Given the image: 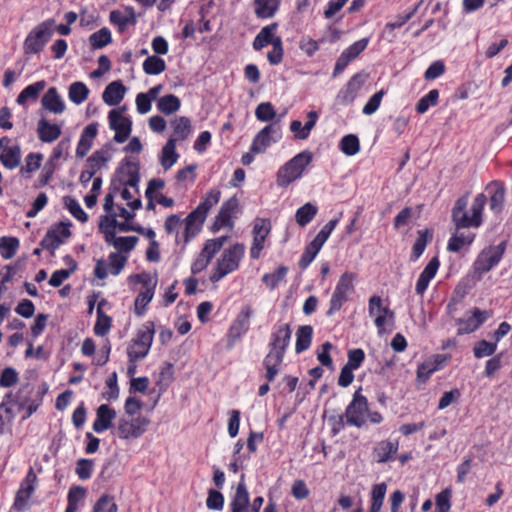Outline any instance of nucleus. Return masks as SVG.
Instances as JSON below:
<instances>
[{"instance_id": "nucleus-1", "label": "nucleus", "mask_w": 512, "mask_h": 512, "mask_svg": "<svg viewBox=\"0 0 512 512\" xmlns=\"http://www.w3.org/2000/svg\"><path fill=\"white\" fill-rule=\"evenodd\" d=\"M292 330L288 323H276L273 326L268 344L269 352L263 359V366L266 370L265 379L274 381L280 371L287 348L291 340Z\"/></svg>"}, {"instance_id": "nucleus-2", "label": "nucleus", "mask_w": 512, "mask_h": 512, "mask_svg": "<svg viewBox=\"0 0 512 512\" xmlns=\"http://www.w3.org/2000/svg\"><path fill=\"white\" fill-rule=\"evenodd\" d=\"M220 197L219 189H211L198 206L187 215L183 232L184 243L190 242L200 232L208 212L219 202Z\"/></svg>"}, {"instance_id": "nucleus-3", "label": "nucleus", "mask_w": 512, "mask_h": 512, "mask_svg": "<svg viewBox=\"0 0 512 512\" xmlns=\"http://www.w3.org/2000/svg\"><path fill=\"white\" fill-rule=\"evenodd\" d=\"M245 253V246L236 243L225 249L221 257L217 260L216 267L210 276L213 283L219 282L226 275L236 271Z\"/></svg>"}, {"instance_id": "nucleus-4", "label": "nucleus", "mask_w": 512, "mask_h": 512, "mask_svg": "<svg viewBox=\"0 0 512 512\" xmlns=\"http://www.w3.org/2000/svg\"><path fill=\"white\" fill-rule=\"evenodd\" d=\"M311 161L312 153L310 151H302L295 155L279 169L277 173V185L287 187L290 183L299 179Z\"/></svg>"}, {"instance_id": "nucleus-5", "label": "nucleus", "mask_w": 512, "mask_h": 512, "mask_svg": "<svg viewBox=\"0 0 512 512\" xmlns=\"http://www.w3.org/2000/svg\"><path fill=\"white\" fill-rule=\"evenodd\" d=\"M129 280L133 283H139L142 285V289L139 291L134 302L135 314L142 317L146 312V307L153 299L157 285V278L152 277L148 273H141L129 276Z\"/></svg>"}, {"instance_id": "nucleus-6", "label": "nucleus", "mask_w": 512, "mask_h": 512, "mask_svg": "<svg viewBox=\"0 0 512 512\" xmlns=\"http://www.w3.org/2000/svg\"><path fill=\"white\" fill-rule=\"evenodd\" d=\"M54 24L53 19H47L29 32L23 44L25 54H37L42 51L53 35Z\"/></svg>"}, {"instance_id": "nucleus-7", "label": "nucleus", "mask_w": 512, "mask_h": 512, "mask_svg": "<svg viewBox=\"0 0 512 512\" xmlns=\"http://www.w3.org/2000/svg\"><path fill=\"white\" fill-rule=\"evenodd\" d=\"M154 333V323L152 321H147L138 330L136 337L132 340V346L127 350L130 362L139 361L147 356L153 342Z\"/></svg>"}, {"instance_id": "nucleus-8", "label": "nucleus", "mask_w": 512, "mask_h": 512, "mask_svg": "<svg viewBox=\"0 0 512 512\" xmlns=\"http://www.w3.org/2000/svg\"><path fill=\"white\" fill-rule=\"evenodd\" d=\"M368 407V399L362 394V388L360 387L354 392L351 402L345 409L346 424L357 428L364 427Z\"/></svg>"}, {"instance_id": "nucleus-9", "label": "nucleus", "mask_w": 512, "mask_h": 512, "mask_svg": "<svg viewBox=\"0 0 512 512\" xmlns=\"http://www.w3.org/2000/svg\"><path fill=\"white\" fill-rule=\"evenodd\" d=\"M505 250V241L499 243L498 245L489 246L483 249L473 263L474 272L478 274L479 277L485 273H488L499 264L503 258Z\"/></svg>"}, {"instance_id": "nucleus-10", "label": "nucleus", "mask_w": 512, "mask_h": 512, "mask_svg": "<svg viewBox=\"0 0 512 512\" xmlns=\"http://www.w3.org/2000/svg\"><path fill=\"white\" fill-rule=\"evenodd\" d=\"M126 107L113 109L108 114L109 127L115 131L113 140L116 143H124L130 136L132 131V121L129 117L123 116Z\"/></svg>"}, {"instance_id": "nucleus-11", "label": "nucleus", "mask_w": 512, "mask_h": 512, "mask_svg": "<svg viewBox=\"0 0 512 512\" xmlns=\"http://www.w3.org/2000/svg\"><path fill=\"white\" fill-rule=\"evenodd\" d=\"M281 137L280 126L277 123L269 124L256 134L250 146V152L253 154L263 153L271 144L278 142Z\"/></svg>"}, {"instance_id": "nucleus-12", "label": "nucleus", "mask_w": 512, "mask_h": 512, "mask_svg": "<svg viewBox=\"0 0 512 512\" xmlns=\"http://www.w3.org/2000/svg\"><path fill=\"white\" fill-rule=\"evenodd\" d=\"M149 423V419L144 416H137L131 420L120 418L117 434L121 439L139 438L144 434Z\"/></svg>"}, {"instance_id": "nucleus-13", "label": "nucleus", "mask_w": 512, "mask_h": 512, "mask_svg": "<svg viewBox=\"0 0 512 512\" xmlns=\"http://www.w3.org/2000/svg\"><path fill=\"white\" fill-rule=\"evenodd\" d=\"M254 315V310L250 305H244L233 321L229 328L228 339L229 344L233 345L243 335H245L250 328V319Z\"/></svg>"}, {"instance_id": "nucleus-14", "label": "nucleus", "mask_w": 512, "mask_h": 512, "mask_svg": "<svg viewBox=\"0 0 512 512\" xmlns=\"http://www.w3.org/2000/svg\"><path fill=\"white\" fill-rule=\"evenodd\" d=\"M37 476L32 468L29 469L25 478L22 480L20 487L16 493L14 500V508L18 511H25L28 509V501L35 491V482Z\"/></svg>"}, {"instance_id": "nucleus-15", "label": "nucleus", "mask_w": 512, "mask_h": 512, "mask_svg": "<svg viewBox=\"0 0 512 512\" xmlns=\"http://www.w3.org/2000/svg\"><path fill=\"white\" fill-rule=\"evenodd\" d=\"M364 84V76L361 73L353 75L346 85L339 90L335 102L339 105H348L352 103Z\"/></svg>"}, {"instance_id": "nucleus-16", "label": "nucleus", "mask_w": 512, "mask_h": 512, "mask_svg": "<svg viewBox=\"0 0 512 512\" xmlns=\"http://www.w3.org/2000/svg\"><path fill=\"white\" fill-rule=\"evenodd\" d=\"M468 204V196L464 195L457 199L453 210H452V220L455 223L456 229H464L470 227H479V223H475L474 217L466 211V207Z\"/></svg>"}, {"instance_id": "nucleus-17", "label": "nucleus", "mask_w": 512, "mask_h": 512, "mask_svg": "<svg viewBox=\"0 0 512 512\" xmlns=\"http://www.w3.org/2000/svg\"><path fill=\"white\" fill-rule=\"evenodd\" d=\"M488 318L489 313L487 311L474 308L472 310L471 316L468 318H459L456 320V325L458 326L457 334L464 335L476 331Z\"/></svg>"}, {"instance_id": "nucleus-18", "label": "nucleus", "mask_w": 512, "mask_h": 512, "mask_svg": "<svg viewBox=\"0 0 512 512\" xmlns=\"http://www.w3.org/2000/svg\"><path fill=\"white\" fill-rule=\"evenodd\" d=\"M109 20L111 24L117 26L120 33H123L129 26L136 24L137 15L132 6H125L123 10H112Z\"/></svg>"}, {"instance_id": "nucleus-19", "label": "nucleus", "mask_w": 512, "mask_h": 512, "mask_svg": "<svg viewBox=\"0 0 512 512\" xmlns=\"http://www.w3.org/2000/svg\"><path fill=\"white\" fill-rule=\"evenodd\" d=\"M237 208H238V199L235 196L230 197L228 200H226L222 204L218 214L216 215L215 222L213 224V229L219 230L221 227H224V226L232 227L233 222H232L231 218Z\"/></svg>"}, {"instance_id": "nucleus-20", "label": "nucleus", "mask_w": 512, "mask_h": 512, "mask_svg": "<svg viewBox=\"0 0 512 512\" xmlns=\"http://www.w3.org/2000/svg\"><path fill=\"white\" fill-rule=\"evenodd\" d=\"M249 505L250 496L244 481V475H242L229 504L230 512H245Z\"/></svg>"}, {"instance_id": "nucleus-21", "label": "nucleus", "mask_w": 512, "mask_h": 512, "mask_svg": "<svg viewBox=\"0 0 512 512\" xmlns=\"http://www.w3.org/2000/svg\"><path fill=\"white\" fill-rule=\"evenodd\" d=\"M440 266L438 257H433L420 273L416 282L415 291L419 295H423L429 286L430 281L435 277Z\"/></svg>"}, {"instance_id": "nucleus-22", "label": "nucleus", "mask_w": 512, "mask_h": 512, "mask_svg": "<svg viewBox=\"0 0 512 512\" xmlns=\"http://www.w3.org/2000/svg\"><path fill=\"white\" fill-rule=\"evenodd\" d=\"M42 107L54 114H62L66 105L57 88L50 87L41 99Z\"/></svg>"}, {"instance_id": "nucleus-23", "label": "nucleus", "mask_w": 512, "mask_h": 512, "mask_svg": "<svg viewBox=\"0 0 512 512\" xmlns=\"http://www.w3.org/2000/svg\"><path fill=\"white\" fill-rule=\"evenodd\" d=\"M116 417V411L107 404H102L97 408L96 419L93 423V430L96 433H102L112 427V421Z\"/></svg>"}, {"instance_id": "nucleus-24", "label": "nucleus", "mask_w": 512, "mask_h": 512, "mask_svg": "<svg viewBox=\"0 0 512 512\" xmlns=\"http://www.w3.org/2000/svg\"><path fill=\"white\" fill-rule=\"evenodd\" d=\"M98 132L97 123L88 124L82 131L77 148H76V156L79 158H83L89 152L92 147L93 140L96 137Z\"/></svg>"}, {"instance_id": "nucleus-25", "label": "nucleus", "mask_w": 512, "mask_h": 512, "mask_svg": "<svg viewBox=\"0 0 512 512\" xmlns=\"http://www.w3.org/2000/svg\"><path fill=\"white\" fill-rule=\"evenodd\" d=\"M36 132L40 141L51 143L60 137L61 127L58 124H52L45 118H42L37 123Z\"/></svg>"}, {"instance_id": "nucleus-26", "label": "nucleus", "mask_w": 512, "mask_h": 512, "mask_svg": "<svg viewBox=\"0 0 512 512\" xmlns=\"http://www.w3.org/2000/svg\"><path fill=\"white\" fill-rule=\"evenodd\" d=\"M126 88L120 81H113L109 83L102 94L104 103L109 106L119 104L125 96Z\"/></svg>"}, {"instance_id": "nucleus-27", "label": "nucleus", "mask_w": 512, "mask_h": 512, "mask_svg": "<svg viewBox=\"0 0 512 512\" xmlns=\"http://www.w3.org/2000/svg\"><path fill=\"white\" fill-rule=\"evenodd\" d=\"M490 195V209L494 213H499L503 209L505 199V186L502 182L494 181L487 187Z\"/></svg>"}, {"instance_id": "nucleus-28", "label": "nucleus", "mask_w": 512, "mask_h": 512, "mask_svg": "<svg viewBox=\"0 0 512 512\" xmlns=\"http://www.w3.org/2000/svg\"><path fill=\"white\" fill-rule=\"evenodd\" d=\"M313 338V327L311 325L299 326L296 331L295 352L300 354L309 349Z\"/></svg>"}, {"instance_id": "nucleus-29", "label": "nucleus", "mask_w": 512, "mask_h": 512, "mask_svg": "<svg viewBox=\"0 0 512 512\" xmlns=\"http://www.w3.org/2000/svg\"><path fill=\"white\" fill-rule=\"evenodd\" d=\"M21 149L18 145L6 146L0 153V161L7 169H14L20 164Z\"/></svg>"}, {"instance_id": "nucleus-30", "label": "nucleus", "mask_w": 512, "mask_h": 512, "mask_svg": "<svg viewBox=\"0 0 512 512\" xmlns=\"http://www.w3.org/2000/svg\"><path fill=\"white\" fill-rule=\"evenodd\" d=\"M278 28L277 23H271L264 26L253 40L252 46L256 51H260L272 42V37L276 34Z\"/></svg>"}, {"instance_id": "nucleus-31", "label": "nucleus", "mask_w": 512, "mask_h": 512, "mask_svg": "<svg viewBox=\"0 0 512 512\" xmlns=\"http://www.w3.org/2000/svg\"><path fill=\"white\" fill-rule=\"evenodd\" d=\"M111 148L110 144H106L102 149L93 152L92 155L87 158V167L96 173L111 159Z\"/></svg>"}, {"instance_id": "nucleus-32", "label": "nucleus", "mask_w": 512, "mask_h": 512, "mask_svg": "<svg viewBox=\"0 0 512 512\" xmlns=\"http://www.w3.org/2000/svg\"><path fill=\"white\" fill-rule=\"evenodd\" d=\"M176 142L177 139L171 137L162 148L160 162L165 170L170 169L179 158V155L176 152Z\"/></svg>"}, {"instance_id": "nucleus-33", "label": "nucleus", "mask_w": 512, "mask_h": 512, "mask_svg": "<svg viewBox=\"0 0 512 512\" xmlns=\"http://www.w3.org/2000/svg\"><path fill=\"white\" fill-rule=\"evenodd\" d=\"M123 163L125 165L124 168H120L119 171L125 173L128 177L126 181L123 182L125 186L135 188L138 191V185L140 182V174H139V163L131 162L128 159H124Z\"/></svg>"}, {"instance_id": "nucleus-34", "label": "nucleus", "mask_w": 512, "mask_h": 512, "mask_svg": "<svg viewBox=\"0 0 512 512\" xmlns=\"http://www.w3.org/2000/svg\"><path fill=\"white\" fill-rule=\"evenodd\" d=\"M475 238L474 233L460 232L456 229V232L450 237L447 249L450 252H459L464 246L470 245Z\"/></svg>"}, {"instance_id": "nucleus-35", "label": "nucleus", "mask_w": 512, "mask_h": 512, "mask_svg": "<svg viewBox=\"0 0 512 512\" xmlns=\"http://www.w3.org/2000/svg\"><path fill=\"white\" fill-rule=\"evenodd\" d=\"M46 83L44 80L37 81L25 87L17 96L16 102L19 105H25L27 101H35L40 92L44 90Z\"/></svg>"}, {"instance_id": "nucleus-36", "label": "nucleus", "mask_w": 512, "mask_h": 512, "mask_svg": "<svg viewBox=\"0 0 512 512\" xmlns=\"http://www.w3.org/2000/svg\"><path fill=\"white\" fill-rule=\"evenodd\" d=\"M417 239L412 247L411 261H416L424 253L429 241L432 240V232L429 229L419 230Z\"/></svg>"}, {"instance_id": "nucleus-37", "label": "nucleus", "mask_w": 512, "mask_h": 512, "mask_svg": "<svg viewBox=\"0 0 512 512\" xmlns=\"http://www.w3.org/2000/svg\"><path fill=\"white\" fill-rule=\"evenodd\" d=\"M317 213L318 207L310 202H307L297 209L295 213L296 223L301 227H305L315 218Z\"/></svg>"}, {"instance_id": "nucleus-38", "label": "nucleus", "mask_w": 512, "mask_h": 512, "mask_svg": "<svg viewBox=\"0 0 512 512\" xmlns=\"http://www.w3.org/2000/svg\"><path fill=\"white\" fill-rule=\"evenodd\" d=\"M181 107L180 99L174 94H167L157 100V109L166 115L177 112Z\"/></svg>"}, {"instance_id": "nucleus-39", "label": "nucleus", "mask_w": 512, "mask_h": 512, "mask_svg": "<svg viewBox=\"0 0 512 512\" xmlns=\"http://www.w3.org/2000/svg\"><path fill=\"white\" fill-rule=\"evenodd\" d=\"M89 92L85 83L77 81L70 84L68 97L72 103L80 105L88 98Z\"/></svg>"}, {"instance_id": "nucleus-40", "label": "nucleus", "mask_w": 512, "mask_h": 512, "mask_svg": "<svg viewBox=\"0 0 512 512\" xmlns=\"http://www.w3.org/2000/svg\"><path fill=\"white\" fill-rule=\"evenodd\" d=\"M279 4V0H254L255 13L259 18H270L274 16Z\"/></svg>"}, {"instance_id": "nucleus-41", "label": "nucleus", "mask_w": 512, "mask_h": 512, "mask_svg": "<svg viewBox=\"0 0 512 512\" xmlns=\"http://www.w3.org/2000/svg\"><path fill=\"white\" fill-rule=\"evenodd\" d=\"M174 134L177 140H185L191 133V122L188 117L179 116L171 121Z\"/></svg>"}, {"instance_id": "nucleus-42", "label": "nucleus", "mask_w": 512, "mask_h": 512, "mask_svg": "<svg viewBox=\"0 0 512 512\" xmlns=\"http://www.w3.org/2000/svg\"><path fill=\"white\" fill-rule=\"evenodd\" d=\"M398 451V442L382 441L379 443L375 452L378 457V462L385 463L390 461Z\"/></svg>"}, {"instance_id": "nucleus-43", "label": "nucleus", "mask_w": 512, "mask_h": 512, "mask_svg": "<svg viewBox=\"0 0 512 512\" xmlns=\"http://www.w3.org/2000/svg\"><path fill=\"white\" fill-rule=\"evenodd\" d=\"M112 42V35L108 28L103 27L89 36V43L94 50L102 49Z\"/></svg>"}, {"instance_id": "nucleus-44", "label": "nucleus", "mask_w": 512, "mask_h": 512, "mask_svg": "<svg viewBox=\"0 0 512 512\" xmlns=\"http://www.w3.org/2000/svg\"><path fill=\"white\" fill-rule=\"evenodd\" d=\"M20 242L16 237L3 236L0 238V255L4 259H11L15 256Z\"/></svg>"}, {"instance_id": "nucleus-45", "label": "nucleus", "mask_w": 512, "mask_h": 512, "mask_svg": "<svg viewBox=\"0 0 512 512\" xmlns=\"http://www.w3.org/2000/svg\"><path fill=\"white\" fill-rule=\"evenodd\" d=\"M97 319L93 331L96 336H105L109 333L112 326V318L106 315L100 307H97Z\"/></svg>"}, {"instance_id": "nucleus-46", "label": "nucleus", "mask_w": 512, "mask_h": 512, "mask_svg": "<svg viewBox=\"0 0 512 512\" xmlns=\"http://www.w3.org/2000/svg\"><path fill=\"white\" fill-rule=\"evenodd\" d=\"M368 312L371 317L377 316L379 314H385L388 316L390 320H394L395 313L390 310L388 307L382 306V299L378 295H373L370 297L368 302Z\"/></svg>"}, {"instance_id": "nucleus-47", "label": "nucleus", "mask_w": 512, "mask_h": 512, "mask_svg": "<svg viewBox=\"0 0 512 512\" xmlns=\"http://www.w3.org/2000/svg\"><path fill=\"white\" fill-rule=\"evenodd\" d=\"M340 150L347 156H354L360 151V141L355 134H347L342 137Z\"/></svg>"}, {"instance_id": "nucleus-48", "label": "nucleus", "mask_w": 512, "mask_h": 512, "mask_svg": "<svg viewBox=\"0 0 512 512\" xmlns=\"http://www.w3.org/2000/svg\"><path fill=\"white\" fill-rule=\"evenodd\" d=\"M166 69L165 61L158 56H149L143 62V70L148 75H159Z\"/></svg>"}, {"instance_id": "nucleus-49", "label": "nucleus", "mask_w": 512, "mask_h": 512, "mask_svg": "<svg viewBox=\"0 0 512 512\" xmlns=\"http://www.w3.org/2000/svg\"><path fill=\"white\" fill-rule=\"evenodd\" d=\"M387 485L382 482L373 486L371 491V506L373 512H380L386 495Z\"/></svg>"}, {"instance_id": "nucleus-50", "label": "nucleus", "mask_w": 512, "mask_h": 512, "mask_svg": "<svg viewBox=\"0 0 512 512\" xmlns=\"http://www.w3.org/2000/svg\"><path fill=\"white\" fill-rule=\"evenodd\" d=\"M63 202L65 207L69 210L74 218H76L81 223H85L88 221L87 213L82 209L79 202L72 198L71 196H65L63 198Z\"/></svg>"}, {"instance_id": "nucleus-51", "label": "nucleus", "mask_w": 512, "mask_h": 512, "mask_svg": "<svg viewBox=\"0 0 512 512\" xmlns=\"http://www.w3.org/2000/svg\"><path fill=\"white\" fill-rule=\"evenodd\" d=\"M439 91L437 89L430 90L425 96L419 99L416 104V112L424 114L431 106H435L438 102Z\"/></svg>"}, {"instance_id": "nucleus-52", "label": "nucleus", "mask_w": 512, "mask_h": 512, "mask_svg": "<svg viewBox=\"0 0 512 512\" xmlns=\"http://www.w3.org/2000/svg\"><path fill=\"white\" fill-rule=\"evenodd\" d=\"M287 273L288 268L286 266H280L273 273L264 274L262 281L267 285V287L273 290L286 277Z\"/></svg>"}, {"instance_id": "nucleus-53", "label": "nucleus", "mask_w": 512, "mask_h": 512, "mask_svg": "<svg viewBox=\"0 0 512 512\" xmlns=\"http://www.w3.org/2000/svg\"><path fill=\"white\" fill-rule=\"evenodd\" d=\"M55 231L56 230L49 229L40 242V246L43 249L49 250L51 255H54L55 250L64 243V241L55 234Z\"/></svg>"}, {"instance_id": "nucleus-54", "label": "nucleus", "mask_w": 512, "mask_h": 512, "mask_svg": "<svg viewBox=\"0 0 512 512\" xmlns=\"http://www.w3.org/2000/svg\"><path fill=\"white\" fill-rule=\"evenodd\" d=\"M497 349L496 342H489L486 340H480L473 347L474 356L478 359L492 356Z\"/></svg>"}, {"instance_id": "nucleus-55", "label": "nucleus", "mask_w": 512, "mask_h": 512, "mask_svg": "<svg viewBox=\"0 0 512 512\" xmlns=\"http://www.w3.org/2000/svg\"><path fill=\"white\" fill-rule=\"evenodd\" d=\"M227 239V236L210 239L205 243L201 252L204 254V256H207L208 259L212 260V258L222 249Z\"/></svg>"}, {"instance_id": "nucleus-56", "label": "nucleus", "mask_w": 512, "mask_h": 512, "mask_svg": "<svg viewBox=\"0 0 512 512\" xmlns=\"http://www.w3.org/2000/svg\"><path fill=\"white\" fill-rule=\"evenodd\" d=\"M355 280H356L355 273L345 272L340 276L335 289L340 290L341 292H343L349 296V293L354 291Z\"/></svg>"}, {"instance_id": "nucleus-57", "label": "nucleus", "mask_w": 512, "mask_h": 512, "mask_svg": "<svg viewBox=\"0 0 512 512\" xmlns=\"http://www.w3.org/2000/svg\"><path fill=\"white\" fill-rule=\"evenodd\" d=\"M94 467L92 459L81 458L76 462L75 472L79 479L87 480L91 478Z\"/></svg>"}, {"instance_id": "nucleus-58", "label": "nucleus", "mask_w": 512, "mask_h": 512, "mask_svg": "<svg viewBox=\"0 0 512 512\" xmlns=\"http://www.w3.org/2000/svg\"><path fill=\"white\" fill-rule=\"evenodd\" d=\"M451 493V489L446 488L436 495V508L434 512H449L451 508Z\"/></svg>"}, {"instance_id": "nucleus-59", "label": "nucleus", "mask_w": 512, "mask_h": 512, "mask_svg": "<svg viewBox=\"0 0 512 512\" xmlns=\"http://www.w3.org/2000/svg\"><path fill=\"white\" fill-rule=\"evenodd\" d=\"M255 116L259 121L268 122L274 119L276 111L270 102H262L257 106Z\"/></svg>"}, {"instance_id": "nucleus-60", "label": "nucleus", "mask_w": 512, "mask_h": 512, "mask_svg": "<svg viewBox=\"0 0 512 512\" xmlns=\"http://www.w3.org/2000/svg\"><path fill=\"white\" fill-rule=\"evenodd\" d=\"M109 263L107 266L110 267V273L112 275H119L121 271L123 270L126 262H127V256L121 255L117 252H113L108 257Z\"/></svg>"}, {"instance_id": "nucleus-61", "label": "nucleus", "mask_w": 512, "mask_h": 512, "mask_svg": "<svg viewBox=\"0 0 512 512\" xmlns=\"http://www.w3.org/2000/svg\"><path fill=\"white\" fill-rule=\"evenodd\" d=\"M348 295L341 292L340 290L334 289L332 297L330 299V306L327 311V316L334 315L337 311L341 309L343 304L348 301Z\"/></svg>"}, {"instance_id": "nucleus-62", "label": "nucleus", "mask_w": 512, "mask_h": 512, "mask_svg": "<svg viewBox=\"0 0 512 512\" xmlns=\"http://www.w3.org/2000/svg\"><path fill=\"white\" fill-rule=\"evenodd\" d=\"M206 506L210 510L221 511L224 507L223 494L215 489H210L206 499Z\"/></svg>"}, {"instance_id": "nucleus-63", "label": "nucleus", "mask_w": 512, "mask_h": 512, "mask_svg": "<svg viewBox=\"0 0 512 512\" xmlns=\"http://www.w3.org/2000/svg\"><path fill=\"white\" fill-rule=\"evenodd\" d=\"M385 95V91L383 89L377 91L375 94H373L367 103L363 107V114L365 115H372L374 114L378 108L380 107L381 101Z\"/></svg>"}, {"instance_id": "nucleus-64", "label": "nucleus", "mask_w": 512, "mask_h": 512, "mask_svg": "<svg viewBox=\"0 0 512 512\" xmlns=\"http://www.w3.org/2000/svg\"><path fill=\"white\" fill-rule=\"evenodd\" d=\"M93 512H117V505L113 497L102 495L93 507Z\"/></svg>"}]
</instances>
